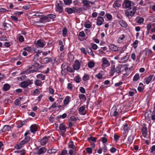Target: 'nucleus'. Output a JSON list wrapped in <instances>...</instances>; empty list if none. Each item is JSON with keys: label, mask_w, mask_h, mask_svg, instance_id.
Returning a JSON list of instances; mask_svg holds the SVG:
<instances>
[{"label": "nucleus", "mask_w": 155, "mask_h": 155, "mask_svg": "<svg viewBox=\"0 0 155 155\" xmlns=\"http://www.w3.org/2000/svg\"><path fill=\"white\" fill-rule=\"evenodd\" d=\"M56 11L58 12L59 13H62L63 11L62 3L61 2L59 1L57 2L56 3Z\"/></svg>", "instance_id": "nucleus-1"}, {"label": "nucleus", "mask_w": 155, "mask_h": 155, "mask_svg": "<svg viewBox=\"0 0 155 155\" xmlns=\"http://www.w3.org/2000/svg\"><path fill=\"white\" fill-rule=\"evenodd\" d=\"M121 72L120 67L118 66L116 68L114 67L112 68L110 72V74L111 76H112L115 72L119 73Z\"/></svg>", "instance_id": "nucleus-2"}, {"label": "nucleus", "mask_w": 155, "mask_h": 155, "mask_svg": "<svg viewBox=\"0 0 155 155\" xmlns=\"http://www.w3.org/2000/svg\"><path fill=\"white\" fill-rule=\"evenodd\" d=\"M33 83L32 81L31 80H28L27 81H24L21 82V87L24 88L27 87L29 84H31Z\"/></svg>", "instance_id": "nucleus-3"}, {"label": "nucleus", "mask_w": 155, "mask_h": 155, "mask_svg": "<svg viewBox=\"0 0 155 155\" xmlns=\"http://www.w3.org/2000/svg\"><path fill=\"white\" fill-rule=\"evenodd\" d=\"M131 2L129 0H125L124 2V4L125 5L126 8L131 9Z\"/></svg>", "instance_id": "nucleus-4"}, {"label": "nucleus", "mask_w": 155, "mask_h": 155, "mask_svg": "<svg viewBox=\"0 0 155 155\" xmlns=\"http://www.w3.org/2000/svg\"><path fill=\"white\" fill-rule=\"evenodd\" d=\"M102 61L103 63V64L102 65V67H104V65L106 67H108L110 65L109 62L106 58H103L102 59Z\"/></svg>", "instance_id": "nucleus-5"}, {"label": "nucleus", "mask_w": 155, "mask_h": 155, "mask_svg": "<svg viewBox=\"0 0 155 155\" xmlns=\"http://www.w3.org/2000/svg\"><path fill=\"white\" fill-rule=\"evenodd\" d=\"M80 64L78 60H76L74 64L73 65L74 68V70H78L80 67Z\"/></svg>", "instance_id": "nucleus-6"}, {"label": "nucleus", "mask_w": 155, "mask_h": 155, "mask_svg": "<svg viewBox=\"0 0 155 155\" xmlns=\"http://www.w3.org/2000/svg\"><path fill=\"white\" fill-rule=\"evenodd\" d=\"M82 3L84 6L87 7H89L90 6V4L91 5L93 4L92 2L87 0H83Z\"/></svg>", "instance_id": "nucleus-7"}, {"label": "nucleus", "mask_w": 155, "mask_h": 155, "mask_svg": "<svg viewBox=\"0 0 155 155\" xmlns=\"http://www.w3.org/2000/svg\"><path fill=\"white\" fill-rule=\"evenodd\" d=\"M40 20L41 22L42 23L49 21L50 20L48 16H44L40 18Z\"/></svg>", "instance_id": "nucleus-8"}, {"label": "nucleus", "mask_w": 155, "mask_h": 155, "mask_svg": "<svg viewBox=\"0 0 155 155\" xmlns=\"http://www.w3.org/2000/svg\"><path fill=\"white\" fill-rule=\"evenodd\" d=\"M45 43L42 40H38L37 41L36 44L40 47H43L45 45Z\"/></svg>", "instance_id": "nucleus-9"}, {"label": "nucleus", "mask_w": 155, "mask_h": 155, "mask_svg": "<svg viewBox=\"0 0 155 155\" xmlns=\"http://www.w3.org/2000/svg\"><path fill=\"white\" fill-rule=\"evenodd\" d=\"M153 76V75H150L148 77L145 78L144 80L147 84H148L150 83Z\"/></svg>", "instance_id": "nucleus-10"}, {"label": "nucleus", "mask_w": 155, "mask_h": 155, "mask_svg": "<svg viewBox=\"0 0 155 155\" xmlns=\"http://www.w3.org/2000/svg\"><path fill=\"white\" fill-rule=\"evenodd\" d=\"M79 111L80 114L85 115L86 114V111L85 110V108L83 106H81L79 108Z\"/></svg>", "instance_id": "nucleus-11"}, {"label": "nucleus", "mask_w": 155, "mask_h": 155, "mask_svg": "<svg viewBox=\"0 0 155 155\" xmlns=\"http://www.w3.org/2000/svg\"><path fill=\"white\" fill-rule=\"evenodd\" d=\"M119 22L120 25L123 27L126 28L127 26V23L122 20H120Z\"/></svg>", "instance_id": "nucleus-12"}, {"label": "nucleus", "mask_w": 155, "mask_h": 155, "mask_svg": "<svg viewBox=\"0 0 155 155\" xmlns=\"http://www.w3.org/2000/svg\"><path fill=\"white\" fill-rule=\"evenodd\" d=\"M110 49L113 51H116L118 50V48L114 45H110L109 46Z\"/></svg>", "instance_id": "nucleus-13"}, {"label": "nucleus", "mask_w": 155, "mask_h": 155, "mask_svg": "<svg viewBox=\"0 0 155 155\" xmlns=\"http://www.w3.org/2000/svg\"><path fill=\"white\" fill-rule=\"evenodd\" d=\"M47 150V149L45 147H42L37 152L38 154H41L45 153Z\"/></svg>", "instance_id": "nucleus-14"}, {"label": "nucleus", "mask_w": 155, "mask_h": 155, "mask_svg": "<svg viewBox=\"0 0 155 155\" xmlns=\"http://www.w3.org/2000/svg\"><path fill=\"white\" fill-rule=\"evenodd\" d=\"M111 113H113V115L114 116H117L118 112L117 111V108L116 107H114L112 108Z\"/></svg>", "instance_id": "nucleus-15"}, {"label": "nucleus", "mask_w": 155, "mask_h": 155, "mask_svg": "<svg viewBox=\"0 0 155 155\" xmlns=\"http://www.w3.org/2000/svg\"><path fill=\"white\" fill-rule=\"evenodd\" d=\"M37 126L35 125H32L30 127L31 131L32 133H35L37 130Z\"/></svg>", "instance_id": "nucleus-16"}, {"label": "nucleus", "mask_w": 155, "mask_h": 155, "mask_svg": "<svg viewBox=\"0 0 155 155\" xmlns=\"http://www.w3.org/2000/svg\"><path fill=\"white\" fill-rule=\"evenodd\" d=\"M74 9H75L74 8H66L65 9V11L67 12L68 14H71L74 12Z\"/></svg>", "instance_id": "nucleus-17"}, {"label": "nucleus", "mask_w": 155, "mask_h": 155, "mask_svg": "<svg viewBox=\"0 0 155 155\" xmlns=\"http://www.w3.org/2000/svg\"><path fill=\"white\" fill-rule=\"evenodd\" d=\"M48 141V139L47 137H44L41 140V144L42 145H44L46 144Z\"/></svg>", "instance_id": "nucleus-18"}, {"label": "nucleus", "mask_w": 155, "mask_h": 155, "mask_svg": "<svg viewBox=\"0 0 155 155\" xmlns=\"http://www.w3.org/2000/svg\"><path fill=\"white\" fill-rule=\"evenodd\" d=\"M147 129L146 127H143L142 130V135L144 137H146L147 135Z\"/></svg>", "instance_id": "nucleus-19"}, {"label": "nucleus", "mask_w": 155, "mask_h": 155, "mask_svg": "<svg viewBox=\"0 0 155 155\" xmlns=\"http://www.w3.org/2000/svg\"><path fill=\"white\" fill-rule=\"evenodd\" d=\"M68 147L69 148L72 149V150H75V146L74 145L73 142L72 141L69 142L68 144Z\"/></svg>", "instance_id": "nucleus-20"}, {"label": "nucleus", "mask_w": 155, "mask_h": 155, "mask_svg": "<svg viewBox=\"0 0 155 155\" xmlns=\"http://www.w3.org/2000/svg\"><path fill=\"white\" fill-rule=\"evenodd\" d=\"M70 99V97L68 96H67L65 97L64 101V104L65 105L68 104L69 102Z\"/></svg>", "instance_id": "nucleus-21"}, {"label": "nucleus", "mask_w": 155, "mask_h": 155, "mask_svg": "<svg viewBox=\"0 0 155 155\" xmlns=\"http://www.w3.org/2000/svg\"><path fill=\"white\" fill-rule=\"evenodd\" d=\"M136 20L137 23L139 24H141L143 22L144 19L142 18L139 17L137 18Z\"/></svg>", "instance_id": "nucleus-22"}, {"label": "nucleus", "mask_w": 155, "mask_h": 155, "mask_svg": "<svg viewBox=\"0 0 155 155\" xmlns=\"http://www.w3.org/2000/svg\"><path fill=\"white\" fill-rule=\"evenodd\" d=\"M60 129L63 131V132H65L66 131V128L65 126H64L63 124H61L59 126Z\"/></svg>", "instance_id": "nucleus-23"}, {"label": "nucleus", "mask_w": 155, "mask_h": 155, "mask_svg": "<svg viewBox=\"0 0 155 155\" xmlns=\"http://www.w3.org/2000/svg\"><path fill=\"white\" fill-rule=\"evenodd\" d=\"M10 86L8 84L4 85L3 87V90L5 91H7L10 88Z\"/></svg>", "instance_id": "nucleus-24"}, {"label": "nucleus", "mask_w": 155, "mask_h": 155, "mask_svg": "<svg viewBox=\"0 0 155 155\" xmlns=\"http://www.w3.org/2000/svg\"><path fill=\"white\" fill-rule=\"evenodd\" d=\"M136 8L137 7H134L133 8L132 10L131 11H130V16H132L134 15V14L135 13L136 11Z\"/></svg>", "instance_id": "nucleus-25"}, {"label": "nucleus", "mask_w": 155, "mask_h": 155, "mask_svg": "<svg viewBox=\"0 0 155 155\" xmlns=\"http://www.w3.org/2000/svg\"><path fill=\"white\" fill-rule=\"evenodd\" d=\"M133 139V137L132 136H130V137H129L128 139L127 143L128 144H130L132 142Z\"/></svg>", "instance_id": "nucleus-26"}, {"label": "nucleus", "mask_w": 155, "mask_h": 155, "mask_svg": "<svg viewBox=\"0 0 155 155\" xmlns=\"http://www.w3.org/2000/svg\"><path fill=\"white\" fill-rule=\"evenodd\" d=\"M58 151V150L56 149H52L48 150V153H55Z\"/></svg>", "instance_id": "nucleus-27"}, {"label": "nucleus", "mask_w": 155, "mask_h": 155, "mask_svg": "<svg viewBox=\"0 0 155 155\" xmlns=\"http://www.w3.org/2000/svg\"><path fill=\"white\" fill-rule=\"evenodd\" d=\"M37 77L38 78L41 79L42 80H43L45 79V76L43 74H39L37 75Z\"/></svg>", "instance_id": "nucleus-28"}, {"label": "nucleus", "mask_w": 155, "mask_h": 155, "mask_svg": "<svg viewBox=\"0 0 155 155\" xmlns=\"http://www.w3.org/2000/svg\"><path fill=\"white\" fill-rule=\"evenodd\" d=\"M11 129L9 125H5V126L3 128V131H6L9 130Z\"/></svg>", "instance_id": "nucleus-29"}, {"label": "nucleus", "mask_w": 155, "mask_h": 155, "mask_svg": "<svg viewBox=\"0 0 155 155\" xmlns=\"http://www.w3.org/2000/svg\"><path fill=\"white\" fill-rule=\"evenodd\" d=\"M94 65V63L92 61H90L88 63V67L90 68L93 67Z\"/></svg>", "instance_id": "nucleus-30"}, {"label": "nucleus", "mask_w": 155, "mask_h": 155, "mask_svg": "<svg viewBox=\"0 0 155 155\" xmlns=\"http://www.w3.org/2000/svg\"><path fill=\"white\" fill-rule=\"evenodd\" d=\"M117 2L115 1L113 5V7L114 8H118L120 6V4L117 3Z\"/></svg>", "instance_id": "nucleus-31"}, {"label": "nucleus", "mask_w": 155, "mask_h": 155, "mask_svg": "<svg viewBox=\"0 0 155 155\" xmlns=\"http://www.w3.org/2000/svg\"><path fill=\"white\" fill-rule=\"evenodd\" d=\"M10 26L9 24L6 23H4L3 24V26L4 28V30H7L8 29V27L9 26Z\"/></svg>", "instance_id": "nucleus-32"}, {"label": "nucleus", "mask_w": 155, "mask_h": 155, "mask_svg": "<svg viewBox=\"0 0 155 155\" xmlns=\"http://www.w3.org/2000/svg\"><path fill=\"white\" fill-rule=\"evenodd\" d=\"M64 4L66 5H70L72 3L71 0H63Z\"/></svg>", "instance_id": "nucleus-33"}, {"label": "nucleus", "mask_w": 155, "mask_h": 155, "mask_svg": "<svg viewBox=\"0 0 155 155\" xmlns=\"http://www.w3.org/2000/svg\"><path fill=\"white\" fill-rule=\"evenodd\" d=\"M88 140L90 142L92 141L95 142L96 141V138L93 137H91L88 138Z\"/></svg>", "instance_id": "nucleus-34"}, {"label": "nucleus", "mask_w": 155, "mask_h": 155, "mask_svg": "<svg viewBox=\"0 0 155 155\" xmlns=\"http://www.w3.org/2000/svg\"><path fill=\"white\" fill-rule=\"evenodd\" d=\"M139 74H136L134 77L133 80L134 81H137L139 79Z\"/></svg>", "instance_id": "nucleus-35"}, {"label": "nucleus", "mask_w": 155, "mask_h": 155, "mask_svg": "<svg viewBox=\"0 0 155 155\" xmlns=\"http://www.w3.org/2000/svg\"><path fill=\"white\" fill-rule=\"evenodd\" d=\"M74 150H70L69 151V153L70 155H76V153L74 152Z\"/></svg>", "instance_id": "nucleus-36"}, {"label": "nucleus", "mask_w": 155, "mask_h": 155, "mask_svg": "<svg viewBox=\"0 0 155 155\" xmlns=\"http://www.w3.org/2000/svg\"><path fill=\"white\" fill-rule=\"evenodd\" d=\"M45 59V63H47L48 62L51 61H52L51 58H44Z\"/></svg>", "instance_id": "nucleus-37"}, {"label": "nucleus", "mask_w": 155, "mask_h": 155, "mask_svg": "<svg viewBox=\"0 0 155 155\" xmlns=\"http://www.w3.org/2000/svg\"><path fill=\"white\" fill-rule=\"evenodd\" d=\"M88 53L90 55H92L93 57L94 56V55L93 52H92L91 49L90 48H89L87 50Z\"/></svg>", "instance_id": "nucleus-38"}, {"label": "nucleus", "mask_w": 155, "mask_h": 155, "mask_svg": "<svg viewBox=\"0 0 155 155\" xmlns=\"http://www.w3.org/2000/svg\"><path fill=\"white\" fill-rule=\"evenodd\" d=\"M128 129V124L127 123H126L124 125V130L125 131H127Z\"/></svg>", "instance_id": "nucleus-39"}, {"label": "nucleus", "mask_w": 155, "mask_h": 155, "mask_svg": "<svg viewBox=\"0 0 155 155\" xmlns=\"http://www.w3.org/2000/svg\"><path fill=\"white\" fill-rule=\"evenodd\" d=\"M87 152L89 153H91L92 152V149L91 148L87 147L86 149Z\"/></svg>", "instance_id": "nucleus-40"}, {"label": "nucleus", "mask_w": 155, "mask_h": 155, "mask_svg": "<svg viewBox=\"0 0 155 155\" xmlns=\"http://www.w3.org/2000/svg\"><path fill=\"white\" fill-rule=\"evenodd\" d=\"M74 80L77 83H79L80 81L81 78L79 76H77L74 78Z\"/></svg>", "instance_id": "nucleus-41"}, {"label": "nucleus", "mask_w": 155, "mask_h": 155, "mask_svg": "<svg viewBox=\"0 0 155 155\" xmlns=\"http://www.w3.org/2000/svg\"><path fill=\"white\" fill-rule=\"evenodd\" d=\"M67 32V29L66 28H64L63 30V36H65Z\"/></svg>", "instance_id": "nucleus-42"}, {"label": "nucleus", "mask_w": 155, "mask_h": 155, "mask_svg": "<svg viewBox=\"0 0 155 155\" xmlns=\"http://www.w3.org/2000/svg\"><path fill=\"white\" fill-rule=\"evenodd\" d=\"M97 24L98 25H101L102 24V21L101 19H97Z\"/></svg>", "instance_id": "nucleus-43"}, {"label": "nucleus", "mask_w": 155, "mask_h": 155, "mask_svg": "<svg viewBox=\"0 0 155 155\" xmlns=\"http://www.w3.org/2000/svg\"><path fill=\"white\" fill-rule=\"evenodd\" d=\"M98 87V85L97 84H96L95 85V86L93 90V93H96L97 92Z\"/></svg>", "instance_id": "nucleus-44"}, {"label": "nucleus", "mask_w": 155, "mask_h": 155, "mask_svg": "<svg viewBox=\"0 0 155 155\" xmlns=\"http://www.w3.org/2000/svg\"><path fill=\"white\" fill-rule=\"evenodd\" d=\"M124 38V35H122L119 38V39H118V41L119 42H121V40H123Z\"/></svg>", "instance_id": "nucleus-45"}, {"label": "nucleus", "mask_w": 155, "mask_h": 155, "mask_svg": "<svg viewBox=\"0 0 155 155\" xmlns=\"http://www.w3.org/2000/svg\"><path fill=\"white\" fill-rule=\"evenodd\" d=\"M41 81L38 80H37L35 81V84L37 86H39L41 84Z\"/></svg>", "instance_id": "nucleus-46"}, {"label": "nucleus", "mask_w": 155, "mask_h": 155, "mask_svg": "<svg viewBox=\"0 0 155 155\" xmlns=\"http://www.w3.org/2000/svg\"><path fill=\"white\" fill-rule=\"evenodd\" d=\"M138 43V41L137 40H135L134 42V47L135 48H136L137 47Z\"/></svg>", "instance_id": "nucleus-47"}, {"label": "nucleus", "mask_w": 155, "mask_h": 155, "mask_svg": "<svg viewBox=\"0 0 155 155\" xmlns=\"http://www.w3.org/2000/svg\"><path fill=\"white\" fill-rule=\"evenodd\" d=\"M64 65L63 64L61 66V68H62V70H61V73L62 74L63 72H64L65 71H66V68H64Z\"/></svg>", "instance_id": "nucleus-48"}, {"label": "nucleus", "mask_w": 155, "mask_h": 155, "mask_svg": "<svg viewBox=\"0 0 155 155\" xmlns=\"http://www.w3.org/2000/svg\"><path fill=\"white\" fill-rule=\"evenodd\" d=\"M96 76L97 78L99 79H101L102 78V75L100 73L97 74L96 75Z\"/></svg>", "instance_id": "nucleus-49"}, {"label": "nucleus", "mask_w": 155, "mask_h": 155, "mask_svg": "<svg viewBox=\"0 0 155 155\" xmlns=\"http://www.w3.org/2000/svg\"><path fill=\"white\" fill-rule=\"evenodd\" d=\"M30 7V5H27L26 6H23L22 7V8L25 9V10H28V9Z\"/></svg>", "instance_id": "nucleus-50"}, {"label": "nucleus", "mask_w": 155, "mask_h": 155, "mask_svg": "<svg viewBox=\"0 0 155 155\" xmlns=\"http://www.w3.org/2000/svg\"><path fill=\"white\" fill-rule=\"evenodd\" d=\"M49 92L51 94H53L54 93V90L53 89L49 87Z\"/></svg>", "instance_id": "nucleus-51"}, {"label": "nucleus", "mask_w": 155, "mask_h": 155, "mask_svg": "<svg viewBox=\"0 0 155 155\" xmlns=\"http://www.w3.org/2000/svg\"><path fill=\"white\" fill-rule=\"evenodd\" d=\"M67 153V151L66 150H63L61 152L60 155H65Z\"/></svg>", "instance_id": "nucleus-52"}, {"label": "nucleus", "mask_w": 155, "mask_h": 155, "mask_svg": "<svg viewBox=\"0 0 155 155\" xmlns=\"http://www.w3.org/2000/svg\"><path fill=\"white\" fill-rule=\"evenodd\" d=\"M151 25L150 24H147V30L148 31V33H149V31L150 30L151 28Z\"/></svg>", "instance_id": "nucleus-53"}, {"label": "nucleus", "mask_w": 155, "mask_h": 155, "mask_svg": "<svg viewBox=\"0 0 155 155\" xmlns=\"http://www.w3.org/2000/svg\"><path fill=\"white\" fill-rule=\"evenodd\" d=\"M23 50L28 51H30L31 50L30 47H27L25 48H23Z\"/></svg>", "instance_id": "nucleus-54"}, {"label": "nucleus", "mask_w": 155, "mask_h": 155, "mask_svg": "<svg viewBox=\"0 0 155 155\" xmlns=\"http://www.w3.org/2000/svg\"><path fill=\"white\" fill-rule=\"evenodd\" d=\"M56 16L53 14H50L48 15L49 18H56Z\"/></svg>", "instance_id": "nucleus-55"}, {"label": "nucleus", "mask_w": 155, "mask_h": 155, "mask_svg": "<svg viewBox=\"0 0 155 155\" xmlns=\"http://www.w3.org/2000/svg\"><path fill=\"white\" fill-rule=\"evenodd\" d=\"M89 77L87 75L84 76L83 77V80L84 81H86L88 80L89 79Z\"/></svg>", "instance_id": "nucleus-56"}, {"label": "nucleus", "mask_w": 155, "mask_h": 155, "mask_svg": "<svg viewBox=\"0 0 155 155\" xmlns=\"http://www.w3.org/2000/svg\"><path fill=\"white\" fill-rule=\"evenodd\" d=\"M79 35L80 36L84 37L85 36V34L83 31L80 32L79 33Z\"/></svg>", "instance_id": "nucleus-57"}, {"label": "nucleus", "mask_w": 155, "mask_h": 155, "mask_svg": "<svg viewBox=\"0 0 155 155\" xmlns=\"http://www.w3.org/2000/svg\"><path fill=\"white\" fill-rule=\"evenodd\" d=\"M80 92L83 93H85V90L82 87H81L80 89Z\"/></svg>", "instance_id": "nucleus-58"}, {"label": "nucleus", "mask_w": 155, "mask_h": 155, "mask_svg": "<svg viewBox=\"0 0 155 155\" xmlns=\"http://www.w3.org/2000/svg\"><path fill=\"white\" fill-rule=\"evenodd\" d=\"M11 17L13 21H16L18 20V18L15 16H11Z\"/></svg>", "instance_id": "nucleus-59"}, {"label": "nucleus", "mask_w": 155, "mask_h": 155, "mask_svg": "<svg viewBox=\"0 0 155 155\" xmlns=\"http://www.w3.org/2000/svg\"><path fill=\"white\" fill-rule=\"evenodd\" d=\"M92 48L93 49L96 50L97 48V46L95 44H93L92 45Z\"/></svg>", "instance_id": "nucleus-60"}, {"label": "nucleus", "mask_w": 155, "mask_h": 155, "mask_svg": "<svg viewBox=\"0 0 155 155\" xmlns=\"http://www.w3.org/2000/svg\"><path fill=\"white\" fill-rule=\"evenodd\" d=\"M131 58L133 60H135L136 59V55L135 53H133L131 55Z\"/></svg>", "instance_id": "nucleus-61"}, {"label": "nucleus", "mask_w": 155, "mask_h": 155, "mask_svg": "<svg viewBox=\"0 0 155 155\" xmlns=\"http://www.w3.org/2000/svg\"><path fill=\"white\" fill-rule=\"evenodd\" d=\"M81 51L83 52L84 54H87L86 51H85V49L84 48H82L81 49Z\"/></svg>", "instance_id": "nucleus-62"}, {"label": "nucleus", "mask_w": 155, "mask_h": 155, "mask_svg": "<svg viewBox=\"0 0 155 155\" xmlns=\"http://www.w3.org/2000/svg\"><path fill=\"white\" fill-rule=\"evenodd\" d=\"M25 137L24 140H25V141L27 142L30 140V137H28V136H25Z\"/></svg>", "instance_id": "nucleus-63"}, {"label": "nucleus", "mask_w": 155, "mask_h": 155, "mask_svg": "<svg viewBox=\"0 0 155 155\" xmlns=\"http://www.w3.org/2000/svg\"><path fill=\"white\" fill-rule=\"evenodd\" d=\"M15 104L16 105H18L19 104H20V102L19 101V100L18 99H16L15 101Z\"/></svg>", "instance_id": "nucleus-64"}]
</instances>
